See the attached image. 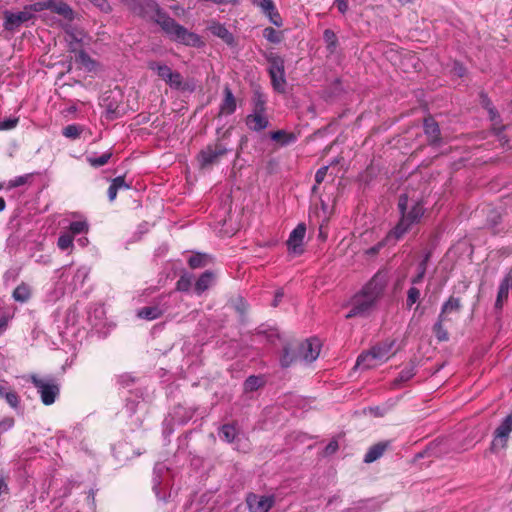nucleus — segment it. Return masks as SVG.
<instances>
[{
    "instance_id": "nucleus-1",
    "label": "nucleus",
    "mask_w": 512,
    "mask_h": 512,
    "mask_svg": "<svg viewBox=\"0 0 512 512\" xmlns=\"http://www.w3.org/2000/svg\"><path fill=\"white\" fill-rule=\"evenodd\" d=\"M389 281V272L379 270L350 300V310L346 318L367 316L381 298Z\"/></svg>"
},
{
    "instance_id": "nucleus-2",
    "label": "nucleus",
    "mask_w": 512,
    "mask_h": 512,
    "mask_svg": "<svg viewBox=\"0 0 512 512\" xmlns=\"http://www.w3.org/2000/svg\"><path fill=\"white\" fill-rule=\"evenodd\" d=\"M400 219L396 226L387 234L388 240L398 241L410 231L413 225L418 224L424 213L425 207L422 200L409 201L407 194H401L398 200Z\"/></svg>"
},
{
    "instance_id": "nucleus-3",
    "label": "nucleus",
    "mask_w": 512,
    "mask_h": 512,
    "mask_svg": "<svg viewBox=\"0 0 512 512\" xmlns=\"http://www.w3.org/2000/svg\"><path fill=\"white\" fill-rule=\"evenodd\" d=\"M157 24L162 28L170 40L190 47L200 48L204 45L201 37L177 23L168 14H160Z\"/></svg>"
},
{
    "instance_id": "nucleus-4",
    "label": "nucleus",
    "mask_w": 512,
    "mask_h": 512,
    "mask_svg": "<svg viewBox=\"0 0 512 512\" xmlns=\"http://www.w3.org/2000/svg\"><path fill=\"white\" fill-rule=\"evenodd\" d=\"M394 340H385L370 350L361 353L356 361V367L371 369L388 361L394 354Z\"/></svg>"
},
{
    "instance_id": "nucleus-5",
    "label": "nucleus",
    "mask_w": 512,
    "mask_h": 512,
    "mask_svg": "<svg viewBox=\"0 0 512 512\" xmlns=\"http://www.w3.org/2000/svg\"><path fill=\"white\" fill-rule=\"evenodd\" d=\"M31 383L37 389L41 401L44 405H52L60 393V387L55 379L53 378H39L36 375L30 376Z\"/></svg>"
},
{
    "instance_id": "nucleus-6",
    "label": "nucleus",
    "mask_w": 512,
    "mask_h": 512,
    "mask_svg": "<svg viewBox=\"0 0 512 512\" xmlns=\"http://www.w3.org/2000/svg\"><path fill=\"white\" fill-rule=\"evenodd\" d=\"M266 60L269 63L268 71L274 90L284 93L286 86L284 59L278 54L269 53L266 55Z\"/></svg>"
},
{
    "instance_id": "nucleus-7",
    "label": "nucleus",
    "mask_w": 512,
    "mask_h": 512,
    "mask_svg": "<svg viewBox=\"0 0 512 512\" xmlns=\"http://www.w3.org/2000/svg\"><path fill=\"white\" fill-rule=\"evenodd\" d=\"M512 432V411L500 422L493 432L490 451L494 454L504 450L508 446Z\"/></svg>"
},
{
    "instance_id": "nucleus-8",
    "label": "nucleus",
    "mask_w": 512,
    "mask_h": 512,
    "mask_svg": "<svg viewBox=\"0 0 512 512\" xmlns=\"http://www.w3.org/2000/svg\"><path fill=\"white\" fill-rule=\"evenodd\" d=\"M227 153V149L220 143H215L206 146L198 154V161L202 168L211 166L217 163L223 155Z\"/></svg>"
},
{
    "instance_id": "nucleus-9",
    "label": "nucleus",
    "mask_w": 512,
    "mask_h": 512,
    "mask_svg": "<svg viewBox=\"0 0 512 512\" xmlns=\"http://www.w3.org/2000/svg\"><path fill=\"white\" fill-rule=\"evenodd\" d=\"M321 349V343L317 338H310L302 342L298 349L297 357L307 363L315 361Z\"/></svg>"
},
{
    "instance_id": "nucleus-10",
    "label": "nucleus",
    "mask_w": 512,
    "mask_h": 512,
    "mask_svg": "<svg viewBox=\"0 0 512 512\" xmlns=\"http://www.w3.org/2000/svg\"><path fill=\"white\" fill-rule=\"evenodd\" d=\"M246 503L250 512H268L275 503V497L270 496H258L254 493L248 494Z\"/></svg>"
},
{
    "instance_id": "nucleus-11",
    "label": "nucleus",
    "mask_w": 512,
    "mask_h": 512,
    "mask_svg": "<svg viewBox=\"0 0 512 512\" xmlns=\"http://www.w3.org/2000/svg\"><path fill=\"white\" fill-rule=\"evenodd\" d=\"M134 12L142 17L151 18L156 23L160 14H166L155 0H139L134 7Z\"/></svg>"
},
{
    "instance_id": "nucleus-12",
    "label": "nucleus",
    "mask_w": 512,
    "mask_h": 512,
    "mask_svg": "<svg viewBox=\"0 0 512 512\" xmlns=\"http://www.w3.org/2000/svg\"><path fill=\"white\" fill-rule=\"evenodd\" d=\"M32 18L33 14L25 7L22 11L16 13L5 12L4 27L6 30H14Z\"/></svg>"
},
{
    "instance_id": "nucleus-13",
    "label": "nucleus",
    "mask_w": 512,
    "mask_h": 512,
    "mask_svg": "<svg viewBox=\"0 0 512 512\" xmlns=\"http://www.w3.org/2000/svg\"><path fill=\"white\" fill-rule=\"evenodd\" d=\"M306 233V227L304 224H298L296 228L292 230L287 240L288 249L295 253L300 254L302 250L303 240Z\"/></svg>"
},
{
    "instance_id": "nucleus-14",
    "label": "nucleus",
    "mask_w": 512,
    "mask_h": 512,
    "mask_svg": "<svg viewBox=\"0 0 512 512\" xmlns=\"http://www.w3.org/2000/svg\"><path fill=\"white\" fill-rule=\"evenodd\" d=\"M223 99L219 107V115H231L235 112L237 104L236 99L229 86H225L223 90Z\"/></svg>"
},
{
    "instance_id": "nucleus-15",
    "label": "nucleus",
    "mask_w": 512,
    "mask_h": 512,
    "mask_svg": "<svg viewBox=\"0 0 512 512\" xmlns=\"http://www.w3.org/2000/svg\"><path fill=\"white\" fill-rule=\"evenodd\" d=\"M269 121L264 113L253 112L246 117V125L252 131H262L268 127Z\"/></svg>"
},
{
    "instance_id": "nucleus-16",
    "label": "nucleus",
    "mask_w": 512,
    "mask_h": 512,
    "mask_svg": "<svg viewBox=\"0 0 512 512\" xmlns=\"http://www.w3.org/2000/svg\"><path fill=\"white\" fill-rule=\"evenodd\" d=\"M208 30L212 35L222 39L227 45L234 44L235 39L233 34L223 24L219 22H212L209 25Z\"/></svg>"
},
{
    "instance_id": "nucleus-17",
    "label": "nucleus",
    "mask_w": 512,
    "mask_h": 512,
    "mask_svg": "<svg viewBox=\"0 0 512 512\" xmlns=\"http://www.w3.org/2000/svg\"><path fill=\"white\" fill-rule=\"evenodd\" d=\"M168 306L166 305H153L146 306L138 310L137 316L141 319L145 320H155L163 315V313L167 310Z\"/></svg>"
},
{
    "instance_id": "nucleus-18",
    "label": "nucleus",
    "mask_w": 512,
    "mask_h": 512,
    "mask_svg": "<svg viewBox=\"0 0 512 512\" xmlns=\"http://www.w3.org/2000/svg\"><path fill=\"white\" fill-rule=\"evenodd\" d=\"M390 445L391 441H382L371 446L364 456V462L372 463L376 461L384 454V452L390 447Z\"/></svg>"
},
{
    "instance_id": "nucleus-19",
    "label": "nucleus",
    "mask_w": 512,
    "mask_h": 512,
    "mask_svg": "<svg viewBox=\"0 0 512 512\" xmlns=\"http://www.w3.org/2000/svg\"><path fill=\"white\" fill-rule=\"evenodd\" d=\"M168 468L164 463H156L153 470V491L156 494V497L160 500H165L166 496L165 494H161V483L162 479L161 476L163 473L167 472Z\"/></svg>"
},
{
    "instance_id": "nucleus-20",
    "label": "nucleus",
    "mask_w": 512,
    "mask_h": 512,
    "mask_svg": "<svg viewBox=\"0 0 512 512\" xmlns=\"http://www.w3.org/2000/svg\"><path fill=\"white\" fill-rule=\"evenodd\" d=\"M512 287V275L508 274L500 283L497 298L495 301V308L502 309L503 303L508 298L509 289Z\"/></svg>"
},
{
    "instance_id": "nucleus-21",
    "label": "nucleus",
    "mask_w": 512,
    "mask_h": 512,
    "mask_svg": "<svg viewBox=\"0 0 512 512\" xmlns=\"http://www.w3.org/2000/svg\"><path fill=\"white\" fill-rule=\"evenodd\" d=\"M90 269L86 266L79 267L72 277V281L68 284V289L74 291L81 288L89 277Z\"/></svg>"
},
{
    "instance_id": "nucleus-22",
    "label": "nucleus",
    "mask_w": 512,
    "mask_h": 512,
    "mask_svg": "<svg viewBox=\"0 0 512 512\" xmlns=\"http://www.w3.org/2000/svg\"><path fill=\"white\" fill-rule=\"evenodd\" d=\"M0 398H4L7 404L13 409H17L20 405V397L6 383H0Z\"/></svg>"
},
{
    "instance_id": "nucleus-23",
    "label": "nucleus",
    "mask_w": 512,
    "mask_h": 512,
    "mask_svg": "<svg viewBox=\"0 0 512 512\" xmlns=\"http://www.w3.org/2000/svg\"><path fill=\"white\" fill-rule=\"evenodd\" d=\"M214 279L215 276L213 272L207 270L204 273H202L200 277L197 279L194 286L196 294L201 295L208 288H210L214 283Z\"/></svg>"
},
{
    "instance_id": "nucleus-24",
    "label": "nucleus",
    "mask_w": 512,
    "mask_h": 512,
    "mask_svg": "<svg viewBox=\"0 0 512 512\" xmlns=\"http://www.w3.org/2000/svg\"><path fill=\"white\" fill-rule=\"evenodd\" d=\"M424 132L431 143L435 144L439 142L440 128L433 118H427L424 120Z\"/></svg>"
},
{
    "instance_id": "nucleus-25",
    "label": "nucleus",
    "mask_w": 512,
    "mask_h": 512,
    "mask_svg": "<svg viewBox=\"0 0 512 512\" xmlns=\"http://www.w3.org/2000/svg\"><path fill=\"white\" fill-rule=\"evenodd\" d=\"M212 262V257L206 253H195L188 259V265L191 269L204 268Z\"/></svg>"
},
{
    "instance_id": "nucleus-26",
    "label": "nucleus",
    "mask_w": 512,
    "mask_h": 512,
    "mask_svg": "<svg viewBox=\"0 0 512 512\" xmlns=\"http://www.w3.org/2000/svg\"><path fill=\"white\" fill-rule=\"evenodd\" d=\"M270 138L273 141L279 142L282 146H287L291 143L296 142L297 136L292 132L285 130H278L270 133Z\"/></svg>"
},
{
    "instance_id": "nucleus-27",
    "label": "nucleus",
    "mask_w": 512,
    "mask_h": 512,
    "mask_svg": "<svg viewBox=\"0 0 512 512\" xmlns=\"http://www.w3.org/2000/svg\"><path fill=\"white\" fill-rule=\"evenodd\" d=\"M461 309V303L459 298H455L453 296L449 297V299L442 305L441 312L439 314L440 318L448 319V315L453 312H459Z\"/></svg>"
},
{
    "instance_id": "nucleus-28",
    "label": "nucleus",
    "mask_w": 512,
    "mask_h": 512,
    "mask_svg": "<svg viewBox=\"0 0 512 512\" xmlns=\"http://www.w3.org/2000/svg\"><path fill=\"white\" fill-rule=\"evenodd\" d=\"M49 10L68 19H71L73 16L72 9L62 1L49 0Z\"/></svg>"
},
{
    "instance_id": "nucleus-29",
    "label": "nucleus",
    "mask_w": 512,
    "mask_h": 512,
    "mask_svg": "<svg viewBox=\"0 0 512 512\" xmlns=\"http://www.w3.org/2000/svg\"><path fill=\"white\" fill-rule=\"evenodd\" d=\"M148 68L157 73V75L167 82V80L171 77L173 73L172 69L166 64H162L156 61L148 62Z\"/></svg>"
},
{
    "instance_id": "nucleus-30",
    "label": "nucleus",
    "mask_w": 512,
    "mask_h": 512,
    "mask_svg": "<svg viewBox=\"0 0 512 512\" xmlns=\"http://www.w3.org/2000/svg\"><path fill=\"white\" fill-rule=\"evenodd\" d=\"M431 258V251H427L425 252L424 254V257L423 259L420 261V263L418 264V272H417V275L414 276L412 279H411V283L413 285H416V284H419L422 282L425 274H426V270H427V265H428V262Z\"/></svg>"
},
{
    "instance_id": "nucleus-31",
    "label": "nucleus",
    "mask_w": 512,
    "mask_h": 512,
    "mask_svg": "<svg viewBox=\"0 0 512 512\" xmlns=\"http://www.w3.org/2000/svg\"><path fill=\"white\" fill-rule=\"evenodd\" d=\"M31 297V288L26 283L19 284L13 291V298L17 302H27Z\"/></svg>"
},
{
    "instance_id": "nucleus-32",
    "label": "nucleus",
    "mask_w": 512,
    "mask_h": 512,
    "mask_svg": "<svg viewBox=\"0 0 512 512\" xmlns=\"http://www.w3.org/2000/svg\"><path fill=\"white\" fill-rule=\"evenodd\" d=\"M237 434L238 432L236 427L231 424H224L219 431V437L228 443H232L235 440Z\"/></svg>"
},
{
    "instance_id": "nucleus-33",
    "label": "nucleus",
    "mask_w": 512,
    "mask_h": 512,
    "mask_svg": "<svg viewBox=\"0 0 512 512\" xmlns=\"http://www.w3.org/2000/svg\"><path fill=\"white\" fill-rule=\"evenodd\" d=\"M112 157V152L107 151L100 156L91 155L87 157V162L94 168H99L108 163Z\"/></svg>"
},
{
    "instance_id": "nucleus-34",
    "label": "nucleus",
    "mask_w": 512,
    "mask_h": 512,
    "mask_svg": "<svg viewBox=\"0 0 512 512\" xmlns=\"http://www.w3.org/2000/svg\"><path fill=\"white\" fill-rule=\"evenodd\" d=\"M448 319H442L440 316H438L437 322L433 326V332L438 339V341H447L449 339L448 332L443 326V323L447 321Z\"/></svg>"
},
{
    "instance_id": "nucleus-35",
    "label": "nucleus",
    "mask_w": 512,
    "mask_h": 512,
    "mask_svg": "<svg viewBox=\"0 0 512 512\" xmlns=\"http://www.w3.org/2000/svg\"><path fill=\"white\" fill-rule=\"evenodd\" d=\"M75 60L77 63H80L82 66H84L88 71L93 70L96 65L95 61H93L84 50H80L76 53Z\"/></svg>"
},
{
    "instance_id": "nucleus-36",
    "label": "nucleus",
    "mask_w": 512,
    "mask_h": 512,
    "mask_svg": "<svg viewBox=\"0 0 512 512\" xmlns=\"http://www.w3.org/2000/svg\"><path fill=\"white\" fill-rule=\"evenodd\" d=\"M415 375V367L409 366L401 370L398 377L393 381V386L397 387L401 383L407 382L412 379Z\"/></svg>"
},
{
    "instance_id": "nucleus-37",
    "label": "nucleus",
    "mask_w": 512,
    "mask_h": 512,
    "mask_svg": "<svg viewBox=\"0 0 512 512\" xmlns=\"http://www.w3.org/2000/svg\"><path fill=\"white\" fill-rule=\"evenodd\" d=\"M323 39L326 43L329 52L333 53L338 45V39L336 34L331 29H326L323 32Z\"/></svg>"
},
{
    "instance_id": "nucleus-38",
    "label": "nucleus",
    "mask_w": 512,
    "mask_h": 512,
    "mask_svg": "<svg viewBox=\"0 0 512 512\" xmlns=\"http://www.w3.org/2000/svg\"><path fill=\"white\" fill-rule=\"evenodd\" d=\"M89 225L86 221H73L69 225V232L74 237L75 235L87 233Z\"/></svg>"
},
{
    "instance_id": "nucleus-39",
    "label": "nucleus",
    "mask_w": 512,
    "mask_h": 512,
    "mask_svg": "<svg viewBox=\"0 0 512 512\" xmlns=\"http://www.w3.org/2000/svg\"><path fill=\"white\" fill-rule=\"evenodd\" d=\"M263 385L262 378L258 376H249L244 382V391L252 392L257 390Z\"/></svg>"
},
{
    "instance_id": "nucleus-40",
    "label": "nucleus",
    "mask_w": 512,
    "mask_h": 512,
    "mask_svg": "<svg viewBox=\"0 0 512 512\" xmlns=\"http://www.w3.org/2000/svg\"><path fill=\"white\" fill-rule=\"evenodd\" d=\"M166 83L173 89H177V90H185L186 89V87L183 83V77L177 71H173V73L171 74V77L167 80Z\"/></svg>"
},
{
    "instance_id": "nucleus-41",
    "label": "nucleus",
    "mask_w": 512,
    "mask_h": 512,
    "mask_svg": "<svg viewBox=\"0 0 512 512\" xmlns=\"http://www.w3.org/2000/svg\"><path fill=\"white\" fill-rule=\"evenodd\" d=\"M264 38L274 44H278L282 40L281 33L272 27H267L263 30Z\"/></svg>"
},
{
    "instance_id": "nucleus-42",
    "label": "nucleus",
    "mask_w": 512,
    "mask_h": 512,
    "mask_svg": "<svg viewBox=\"0 0 512 512\" xmlns=\"http://www.w3.org/2000/svg\"><path fill=\"white\" fill-rule=\"evenodd\" d=\"M82 132V128L76 124H70L63 128L62 134L70 139H77Z\"/></svg>"
},
{
    "instance_id": "nucleus-43",
    "label": "nucleus",
    "mask_w": 512,
    "mask_h": 512,
    "mask_svg": "<svg viewBox=\"0 0 512 512\" xmlns=\"http://www.w3.org/2000/svg\"><path fill=\"white\" fill-rule=\"evenodd\" d=\"M481 97V104L482 106L487 109L488 113H489V117L492 121H495L496 118H498V114H497V111L496 109L494 108V106L492 105V102L490 101V99L487 97V95L485 94H481L480 95Z\"/></svg>"
},
{
    "instance_id": "nucleus-44",
    "label": "nucleus",
    "mask_w": 512,
    "mask_h": 512,
    "mask_svg": "<svg viewBox=\"0 0 512 512\" xmlns=\"http://www.w3.org/2000/svg\"><path fill=\"white\" fill-rule=\"evenodd\" d=\"M192 285V275H182L177 283H176V289L181 292H187L190 290Z\"/></svg>"
},
{
    "instance_id": "nucleus-45",
    "label": "nucleus",
    "mask_w": 512,
    "mask_h": 512,
    "mask_svg": "<svg viewBox=\"0 0 512 512\" xmlns=\"http://www.w3.org/2000/svg\"><path fill=\"white\" fill-rule=\"evenodd\" d=\"M57 245L59 249L65 251L73 246V236L70 233L61 234L58 238Z\"/></svg>"
},
{
    "instance_id": "nucleus-46",
    "label": "nucleus",
    "mask_w": 512,
    "mask_h": 512,
    "mask_svg": "<svg viewBox=\"0 0 512 512\" xmlns=\"http://www.w3.org/2000/svg\"><path fill=\"white\" fill-rule=\"evenodd\" d=\"M397 241H394L393 239L388 240L387 236L379 241L376 245L370 247L366 250V254L370 256H374L379 253V251L387 244H395Z\"/></svg>"
},
{
    "instance_id": "nucleus-47",
    "label": "nucleus",
    "mask_w": 512,
    "mask_h": 512,
    "mask_svg": "<svg viewBox=\"0 0 512 512\" xmlns=\"http://www.w3.org/2000/svg\"><path fill=\"white\" fill-rule=\"evenodd\" d=\"M253 4L261 9L263 14L273 10L275 4L273 0H252Z\"/></svg>"
},
{
    "instance_id": "nucleus-48",
    "label": "nucleus",
    "mask_w": 512,
    "mask_h": 512,
    "mask_svg": "<svg viewBox=\"0 0 512 512\" xmlns=\"http://www.w3.org/2000/svg\"><path fill=\"white\" fill-rule=\"evenodd\" d=\"M420 298V291L416 287H411L407 292V306L411 307L413 304H415Z\"/></svg>"
},
{
    "instance_id": "nucleus-49",
    "label": "nucleus",
    "mask_w": 512,
    "mask_h": 512,
    "mask_svg": "<svg viewBox=\"0 0 512 512\" xmlns=\"http://www.w3.org/2000/svg\"><path fill=\"white\" fill-rule=\"evenodd\" d=\"M26 9L33 14L34 12H41L43 10H49V0L42 2H35L33 4L25 6Z\"/></svg>"
},
{
    "instance_id": "nucleus-50",
    "label": "nucleus",
    "mask_w": 512,
    "mask_h": 512,
    "mask_svg": "<svg viewBox=\"0 0 512 512\" xmlns=\"http://www.w3.org/2000/svg\"><path fill=\"white\" fill-rule=\"evenodd\" d=\"M265 15L269 18L270 22L272 24H274L275 26H277V27L282 26L283 21H282V18L280 16L279 12L277 11L276 7H274L273 10L267 12Z\"/></svg>"
},
{
    "instance_id": "nucleus-51",
    "label": "nucleus",
    "mask_w": 512,
    "mask_h": 512,
    "mask_svg": "<svg viewBox=\"0 0 512 512\" xmlns=\"http://www.w3.org/2000/svg\"><path fill=\"white\" fill-rule=\"evenodd\" d=\"M327 171H328V166H323L316 171V174H315L316 184L312 188L313 192H315L317 190V185L321 184L324 181V179L327 175Z\"/></svg>"
},
{
    "instance_id": "nucleus-52",
    "label": "nucleus",
    "mask_w": 512,
    "mask_h": 512,
    "mask_svg": "<svg viewBox=\"0 0 512 512\" xmlns=\"http://www.w3.org/2000/svg\"><path fill=\"white\" fill-rule=\"evenodd\" d=\"M30 177H31V174H25V175H22V176H17L14 179L9 181V187L10 188H15V187L22 186V185L27 183V181L29 180Z\"/></svg>"
},
{
    "instance_id": "nucleus-53",
    "label": "nucleus",
    "mask_w": 512,
    "mask_h": 512,
    "mask_svg": "<svg viewBox=\"0 0 512 512\" xmlns=\"http://www.w3.org/2000/svg\"><path fill=\"white\" fill-rule=\"evenodd\" d=\"M14 418L13 417H5L0 421V434H3L13 428L14 426Z\"/></svg>"
},
{
    "instance_id": "nucleus-54",
    "label": "nucleus",
    "mask_w": 512,
    "mask_h": 512,
    "mask_svg": "<svg viewBox=\"0 0 512 512\" xmlns=\"http://www.w3.org/2000/svg\"><path fill=\"white\" fill-rule=\"evenodd\" d=\"M18 118H7L0 121V130H10L16 127Z\"/></svg>"
},
{
    "instance_id": "nucleus-55",
    "label": "nucleus",
    "mask_w": 512,
    "mask_h": 512,
    "mask_svg": "<svg viewBox=\"0 0 512 512\" xmlns=\"http://www.w3.org/2000/svg\"><path fill=\"white\" fill-rule=\"evenodd\" d=\"M12 316L7 312L0 313V335L7 329Z\"/></svg>"
},
{
    "instance_id": "nucleus-56",
    "label": "nucleus",
    "mask_w": 512,
    "mask_h": 512,
    "mask_svg": "<svg viewBox=\"0 0 512 512\" xmlns=\"http://www.w3.org/2000/svg\"><path fill=\"white\" fill-rule=\"evenodd\" d=\"M298 357L294 358L290 356L288 348L284 349V353L281 357V365L282 367H289Z\"/></svg>"
},
{
    "instance_id": "nucleus-57",
    "label": "nucleus",
    "mask_w": 512,
    "mask_h": 512,
    "mask_svg": "<svg viewBox=\"0 0 512 512\" xmlns=\"http://www.w3.org/2000/svg\"><path fill=\"white\" fill-rule=\"evenodd\" d=\"M118 383L123 387H128L134 383V378L130 374H122L118 376Z\"/></svg>"
},
{
    "instance_id": "nucleus-58",
    "label": "nucleus",
    "mask_w": 512,
    "mask_h": 512,
    "mask_svg": "<svg viewBox=\"0 0 512 512\" xmlns=\"http://www.w3.org/2000/svg\"><path fill=\"white\" fill-rule=\"evenodd\" d=\"M118 190L119 189H129L130 184L126 183L124 176H118L114 178L111 182Z\"/></svg>"
},
{
    "instance_id": "nucleus-59",
    "label": "nucleus",
    "mask_w": 512,
    "mask_h": 512,
    "mask_svg": "<svg viewBox=\"0 0 512 512\" xmlns=\"http://www.w3.org/2000/svg\"><path fill=\"white\" fill-rule=\"evenodd\" d=\"M254 112L264 113L265 112V100L259 94L254 103Z\"/></svg>"
},
{
    "instance_id": "nucleus-60",
    "label": "nucleus",
    "mask_w": 512,
    "mask_h": 512,
    "mask_svg": "<svg viewBox=\"0 0 512 512\" xmlns=\"http://www.w3.org/2000/svg\"><path fill=\"white\" fill-rule=\"evenodd\" d=\"M338 447V442L336 440H332L326 445L324 449V454L332 455L338 450Z\"/></svg>"
},
{
    "instance_id": "nucleus-61",
    "label": "nucleus",
    "mask_w": 512,
    "mask_h": 512,
    "mask_svg": "<svg viewBox=\"0 0 512 512\" xmlns=\"http://www.w3.org/2000/svg\"><path fill=\"white\" fill-rule=\"evenodd\" d=\"M90 1L103 12H109L111 10V7L106 0H90Z\"/></svg>"
},
{
    "instance_id": "nucleus-62",
    "label": "nucleus",
    "mask_w": 512,
    "mask_h": 512,
    "mask_svg": "<svg viewBox=\"0 0 512 512\" xmlns=\"http://www.w3.org/2000/svg\"><path fill=\"white\" fill-rule=\"evenodd\" d=\"M334 4L341 14H345L349 9L348 0H334Z\"/></svg>"
},
{
    "instance_id": "nucleus-63",
    "label": "nucleus",
    "mask_w": 512,
    "mask_h": 512,
    "mask_svg": "<svg viewBox=\"0 0 512 512\" xmlns=\"http://www.w3.org/2000/svg\"><path fill=\"white\" fill-rule=\"evenodd\" d=\"M117 192H118V189L111 183L108 188V198L111 202L116 199Z\"/></svg>"
},
{
    "instance_id": "nucleus-64",
    "label": "nucleus",
    "mask_w": 512,
    "mask_h": 512,
    "mask_svg": "<svg viewBox=\"0 0 512 512\" xmlns=\"http://www.w3.org/2000/svg\"><path fill=\"white\" fill-rule=\"evenodd\" d=\"M283 296H284L283 290L282 289L277 290L275 293V297H274L272 306L277 307L278 304L280 303V301L282 300Z\"/></svg>"
}]
</instances>
